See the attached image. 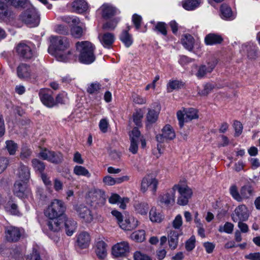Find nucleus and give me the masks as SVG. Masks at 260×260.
<instances>
[{"mask_svg":"<svg viewBox=\"0 0 260 260\" xmlns=\"http://www.w3.org/2000/svg\"><path fill=\"white\" fill-rule=\"evenodd\" d=\"M51 41L54 49L52 54L58 61L68 62L73 59V52L70 49V42L68 38L53 36Z\"/></svg>","mask_w":260,"mask_h":260,"instance_id":"obj_1","label":"nucleus"},{"mask_svg":"<svg viewBox=\"0 0 260 260\" xmlns=\"http://www.w3.org/2000/svg\"><path fill=\"white\" fill-rule=\"evenodd\" d=\"M77 51L79 53V61L85 64H90L95 59L94 46L88 41L78 42L76 43Z\"/></svg>","mask_w":260,"mask_h":260,"instance_id":"obj_2","label":"nucleus"},{"mask_svg":"<svg viewBox=\"0 0 260 260\" xmlns=\"http://www.w3.org/2000/svg\"><path fill=\"white\" fill-rule=\"evenodd\" d=\"M66 207L63 202L59 200H53L48 207L44 210V215L49 219H61Z\"/></svg>","mask_w":260,"mask_h":260,"instance_id":"obj_3","label":"nucleus"},{"mask_svg":"<svg viewBox=\"0 0 260 260\" xmlns=\"http://www.w3.org/2000/svg\"><path fill=\"white\" fill-rule=\"evenodd\" d=\"M20 19L30 27L37 26L40 21V14L34 7L29 8L22 13Z\"/></svg>","mask_w":260,"mask_h":260,"instance_id":"obj_4","label":"nucleus"},{"mask_svg":"<svg viewBox=\"0 0 260 260\" xmlns=\"http://www.w3.org/2000/svg\"><path fill=\"white\" fill-rule=\"evenodd\" d=\"M86 198L91 206L95 207L102 206L106 201L105 192L96 188L91 189L88 191Z\"/></svg>","mask_w":260,"mask_h":260,"instance_id":"obj_5","label":"nucleus"},{"mask_svg":"<svg viewBox=\"0 0 260 260\" xmlns=\"http://www.w3.org/2000/svg\"><path fill=\"white\" fill-rule=\"evenodd\" d=\"M177 116L180 127L183 126L184 122H187L198 118L197 111L192 108L183 109V110L179 111L177 113Z\"/></svg>","mask_w":260,"mask_h":260,"instance_id":"obj_6","label":"nucleus"},{"mask_svg":"<svg viewBox=\"0 0 260 260\" xmlns=\"http://www.w3.org/2000/svg\"><path fill=\"white\" fill-rule=\"evenodd\" d=\"M175 186H177L176 190H177L179 193L177 200L178 204L181 206L187 205L192 193L191 189L188 186H182L180 184H175Z\"/></svg>","mask_w":260,"mask_h":260,"instance_id":"obj_7","label":"nucleus"},{"mask_svg":"<svg viewBox=\"0 0 260 260\" xmlns=\"http://www.w3.org/2000/svg\"><path fill=\"white\" fill-rule=\"evenodd\" d=\"M249 216L247 207L244 204L238 206L231 215L232 220L237 222L238 221H247Z\"/></svg>","mask_w":260,"mask_h":260,"instance_id":"obj_8","label":"nucleus"},{"mask_svg":"<svg viewBox=\"0 0 260 260\" xmlns=\"http://www.w3.org/2000/svg\"><path fill=\"white\" fill-rule=\"evenodd\" d=\"M16 51L19 55L26 59H31L36 56L35 50L29 43H20L16 47Z\"/></svg>","mask_w":260,"mask_h":260,"instance_id":"obj_9","label":"nucleus"},{"mask_svg":"<svg viewBox=\"0 0 260 260\" xmlns=\"http://www.w3.org/2000/svg\"><path fill=\"white\" fill-rule=\"evenodd\" d=\"M5 238L7 241L11 242L18 241L22 236L23 230L18 227L10 225L5 227Z\"/></svg>","mask_w":260,"mask_h":260,"instance_id":"obj_10","label":"nucleus"},{"mask_svg":"<svg viewBox=\"0 0 260 260\" xmlns=\"http://www.w3.org/2000/svg\"><path fill=\"white\" fill-rule=\"evenodd\" d=\"M39 97L42 103L48 108L56 106V102L53 97V91L50 89H41L39 91Z\"/></svg>","mask_w":260,"mask_h":260,"instance_id":"obj_11","label":"nucleus"},{"mask_svg":"<svg viewBox=\"0 0 260 260\" xmlns=\"http://www.w3.org/2000/svg\"><path fill=\"white\" fill-rule=\"evenodd\" d=\"M129 246L126 241H121L113 246L112 254L116 257L125 256L129 252Z\"/></svg>","mask_w":260,"mask_h":260,"instance_id":"obj_12","label":"nucleus"},{"mask_svg":"<svg viewBox=\"0 0 260 260\" xmlns=\"http://www.w3.org/2000/svg\"><path fill=\"white\" fill-rule=\"evenodd\" d=\"M177 186H173L159 197V202L167 206L173 205L175 201V193Z\"/></svg>","mask_w":260,"mask_h":260,"instance_id":"obj_13","label":"nucleus"},{"mask_svg":"<svg viewBox=\"0 0 260 260\" xmlns=\"http://www.w3.org/2000/svg\"><path fill=\"white\" fill-rule=\"evenodd\" d=\"M217 60L212 59L207 62L206 64H202L199 67L196 76L198 78L205 77L207 74L211 73L217 64Z\"/></svg>","mask_w":260,"mask_h":260,"instance_id":"obj_14","label":"nucleus"},{"mask_svg":"<svg viewBox=\"0 0 260 260\" xmlns=\"http://www.w3.org/2000/svg\"><path fill=\"white\" fill-rule=\"evenodd\" d=\"M162 133L156 136V139L158 143H162L167 140H173L175 138V133L172 127L167 124L161 130Z\"/></svg>","mask_w":260,"mask_h":260,"instance_id":"obj_15","label":"nucleus"},{"mask_svg":"<svg viewBox=\"0 0 260 260\" xmlns=\"http://www.w3.org/2000/svg\"><path fill=\"white\" fill-rule=\"evenodd\" d=\"M13 193L16 196L20 198L27 197L31 193L26 182L20 181H16L14 184Z\"/></svg>","mask_w":260,"mask_h":260,"instance_id":"obj_16","label":"nucleus"},{"mask_svg":"<svg viewBox=\"0 0 260 260\" xmlns=\"http://www.w3.org/2000/svg\"><path fill=\"white\" fill-rule=\"evenodd\" d=\"M157 181L152 176L147 175L144 177L142 180L141 189L143 192L150 189L152 191L155 192L157 188Z\"/></svg>","mask_w":260,"mask_h":260,"instance_id":"obj_17","label":"nucleus"},{"mask_svg":"<svg viewBox=\"0 0 260 260\" xmlns=\"http://www.w3.org/2000/svg\"><path fill=\"white\" fill-rule=\"evenodd\" d=\"M17 75L21 79L27 80L34 77V73L30 66L26 63H20L17 68Z\"/></svg>","mask_w":260,"mask_h":260,"instance_id":"obj_18","label":"nucleus"},{"mask_svg":"<svg viewBox=\"0 0 260 260\" xmlns=\"http://www.w3.org/2000/svg\"><path fill=\"white\" fill-rule=\"evenodd\" d=\"M140 136V132L137 127L133 128L129 135L131 138V145L129 148V150L133 154H136L138 151V145L139 142Z\"/></svg>","mask_w":260,"mask_h":260,"instance_id":"obj_19","label":"nucleus"},{"mask_svg":"<svg viewBox=\"0 0 260 260\" xmlns=\"http://www.w3.org/2000/svg\"><path fill=\"white\" fill-rule=\"evenodd\" d=\"M76 210L79 217L85 222L90 223L93 220V215L88 207L80 205L76 208Z\"/></svg>","mask_w":260,"mask_h":260,"instance_id":"obj_20","label":"nucleus"},{"mask_svg":"<svg viewBox=\"0 0 260 260\" xmlns=\"http://www.w3.org/2000/svg\"><path fill=\"white\" fill-rule=\"evenodd\" d=\"M138 223L136 218L132 216H129L123 219L119 226L125 231H132L137 227Z\"/></svg>","mask_w":260,"mask_h":260,"instance_id":"obj_21","label":"nucleus"},{"mask_svg":"<svg viewBox=\"0 0 260 260\" xmlns=\"http://www.w3.org/2000/svg\"><path fill=\"white\" fill-rule=\"evenodd\" d=\"M90 236L86 232H82L77 236V244L82 249L87 248L90 243Z\"/></svg>","mask_w":260,"mask_h":260,"instance_id":"obj_22","label":"nucleus"},{"mask_svg":"<svg viewBox=\"0 0 260 260\" xmlns=\"http://www.w3.org/2000/svg\"><path fill=\"white\" fill-rule=\"evenodd\" d=\"M99 39L102 45L106 48H110L115 41V36L111 32H105L99 35Z\"/></svg>","mask_w":260,"mask_h":260,"instance_id":"obj_23","label":"nucleus"},{"mask_svg":"<svg viewBox=\"0 0 260 260\" xmlns=\"http://www.w3.org/2000/svg\"><path fill=\"white\" fill-rule=\"evenodd\" d=\"M220 17L227 21H231L236 18V14L233 12L231 8L226 4H222L220 8Z\"/></svg>","mask_w":260,"mask_h":260,"instance_id":"obj_24","label":"nucleus"},{"mask_svg":"<svg viewBox=\"0 0 260 260\" xmlns=\"http://www.w3.org/2000/svg\"><path fill=\"white\" fill-rule=\"evenodd\" d=\"M182 234V230H170L168 234L169 246L171 249H175L178 243V237Z\"/></svg>","mask_w":260,"mask_h":260,"instance_id":"obj_25","label":"nucleus"},{"mask_svg":"<svg viewBox=\"0 0 260 260\" xmlns=\"http://www.w3.org/2000/svg\"><path fill=\"white\" fill-rule=\"evenodd\" d=\"M102 16L105 18H109L119 13L115 7L111 4H104L101 7Z\"/></svg>","mask_w":260,"mask_h":260,"instance_id":"obj_26","label":"nucleus"},{"mask_svg":"<svg viewBox=\"0 0 260 260\" xmlns=\"http://www.w3.org/2000/svg\"><path fill=\"white\" fill-rule=\"evenodd\" d=\"M181 43L186 50L191 51L194 47V39L191 35L185 34L182 36Z\"/></svg>","mask_w":260,"mask_h":260,"instance_id":"obj_27","label":"nucleus"},{"mask_svg":"<svg viewBox=\"0 0 260 260\" xmlns=\"http://www.w3.org/2000/svg\"><path fill=\"white\" fill-rule=\"evenodd\" d=\"M72 8L73 12L82 13L87 10L88 5L85 0H75L72 3Z\"/></svg>","mask_w":260,"mask_h":260,"instance_id":"obj_28","label":"nucleus"},{"mask_svg":"<svg viewBox=\"0 0 260 260\" xmlns=\"http://www.w3.org/2000/svg\"><path fill=\"white\" fill-rule=\"evenodd\" d=\"M242 202L245 200L251 198L254 194L253 187L250 184H246L241 187L240 189Z\"/></svg>","mask_w":260,"mask_h":260,"instance_id":"obj_29","label":"nucleus"},{"mask_svg":"<svg viewBox=\"0 0 260 260\" xmlns=\"http://www.w3.org/2000/svg\"><path fill=\"white\" fill-rule=\"evenodd\" d=\"M223 41L222 37L216 34H209L205 38V43L207 45H213L220 44Z\"/></svg>","mask_w":260,"mask_h":260,"instance_id":"obj_30","label":"nucleus"},{"mask_svg":"<svg viewBox=\"0 0 260 260\" xmlns=\"http://www.w3.org/2000/svg\"><path fill=\"white\" fill-rule=\"evenodd\" d=\"M20 181L25 182L30 178V171L27 166L23 165H20L17 173Z\"/></svg>","mask_w":260,"mask_h":260,"instance_id":"obj_31","label":"nucleus"},{"mask_svg":"<svg viewBox=\"0 0 260 260\" xmlns=\"http://www.w3.org/2000/svg\"><path fill=\"white\" fill-rule=\"evenodd\" d=\"M107 245L103 241H99L95 244V252L99 258L103 259L107 255Z\"/></svg>","mask_w":260,"mask_h":260,"instance_id":"obj_32","label":"nucleus"},{"mask_svg":"<svg viewBox=\"0 0 260 260\" xmlns=\"http://www.w3.org/2000/svg\"><path fill=\"white\" fill-rule=\"evenodd\" d=\"M4 207L6 212L11 215H20L18 207L13 200L11 199L7 203H6Z\"/></svg>","mask_w":260,"mask_h":260,"instance_id":"obj_33","label":"nucleus"},{"mask_svg":"<svg viewBox=\"0 0 260 260\" xmlns=\"http://www.w3.org/2000/svg\"><path fill=\"white\" fill-rule=\"evenodd\" d=\"M202 3V0H184L182 6L186 10L192 11L198 8Z\"/></svg>","mask_w":260,"mask_h":260,"instance_id":"obj_34","label":"nucleus"},{"mask_svg":"<svg viewBox=\"0 0 260 260\" xmlns=\"http://www.w3.org/2000/svg\"><path fill=\"white\" fill-rule=\"evenodd\" d=\"M134 208L137 213L142 215H146L149 209L148 204L145 202H135L134 204Z\"/></svg>","mask_w":260,"mask_h":260,"instance_id":"obj_35","label":"nucleus"},{"mask_svg":"<svg viewBox=\"0 0 260 260\" xmlns=\"http://www.w3.org/2000/svg\"><path fill=\"white\" fill-rule=\"evenodd\" d=\"M62 223L63 220L61 219H49L47 222V225L51 231L58 232L60 230Z\"/></svg>","mask_w":260,"mask_h":260,"instance_id":"obj_36","label":"nucleus"},{"mask_svg":"<svg viewBox=\"0 0 260 260\" xmlns=\"http://www.w3.org/2000/svg\"><path fill=\"white\" fill-rule=\"evenodd\" d=\"M159 111L152 109H148L146 114V125L155 123L158 117Z\"/></svg>","mask_w":260,"mask_h":260,"instance_id":"obj_37","label":"nucleus"},{"mask_svg":"<svg viewBox=\"0 0 260 260\" xmlns=\"http://www.w3.org/2000/svg\"><path fill=\"white\" fill-rule=\"evenodd\" d=\"M128 30H123L120 35V40L124 44V46L128 48L133 43V39L132 36L129 34Z\"/></svg>","mask_w":260,"mask_h":260,"instance_id":"obj_38","label":"nucleus"},{"mask_svg":"<svg viewBox=\"0 0 260 260\" xmlns=\"http://www.w3.org/2000/svg\"><path fill=\"white\" fill-rule=\"evenodd\" d=\"M76 225V222L72 219H67L66 220L64 225L66 234L68 236H72L75 232L77 227Z\"/></svg>","mask_w":260,"mask_h":260,"instance_id":"obj_39","label":"nucleus"},{"mask_svg":"<svg viewBox=\"0 0 260 260\" xmlns=\"http://www.w3.org/2000/svg\"><path fill=\"white\" fill-rule=\"evenodd\" d=\"M73 173L77 176H84L87 178L91 176L89 171L82 166H75L73 169Z\"/></svg>","mask_w":260,"mask_h":260,"instance_id":"obj_40","label":"nucleus"},{"mask_svg":"<svg viewBox=\"0 0 260 260\" xmlns=\"http://www.w3.org/2000/svg\"><path fill=\"white\" fill-rule=\"evenodd\" d=\"M149 218L153 222L159 223L162 221L163 217L155 207H152L149 212Z\"/></svg>","mask_w":260,"mask_h":260,"instance_id":"obj_41","label":"nucleus"},{"mask_svg":"<svg viewBox=\"0 0 260 260\" xmlns=\"http://www.w3.org/2000/svg\"><path fill=\"white\" fill-rule=\"evenodd\" d=\"M184 86L183 82L179 80H170L167 84V91L172 92L174 90H178Z\"/></svg>","mask_w":260,"mask_h":260,"instance_id":"obj_42","label":"nucleus"},{"mask_svg":"<svg viewBox=\"0 0 260 260\" xmlns=\"http://www.w3.org/2000/svg\"><path fill=\"white\" fill-rule=\"evenodd\" d=\"M10 4L9 2L0 1V19L4 20L7 18L10 11L8 10V5Z\"/></svg>","mask_w":260,"mask_h":260,"instance_id":"obj_43","label":"nucleus"},{"mask_svg":"<svg viewBox=\"0 0 260 260\" xmlns=\"http://www.w3.org/2000/svg\"><path fill=\"white\" fill-rule=\"evenodd\" d=\"M0 1L9 2L10 5L15 8H25L29 5L28 0H0Z\"/></svg>","mask_w":260,"mask_h":260,"instance_id":"obj_44","label":"nucleus"},{"mask_svg":"<svg viewBox=\"0 0 260 260\" xmlns=\"http://www.w3.org/2000/svg\"><path fill=\"white\" fill-rule=\"evenodd\" d=\"M131 238L137 242H142L145 239V232L144 230L135 231L131 234Z\"/></svg>","mask_w":260,"mask_h":260,"instance_id":"obj_45","label":"nucleus"},{"mask_svg":"<svg viewBox=\"0 0 260 260\" xmlns=\"http://www.w3.org/2000/svg\"><path fill=\"white\" fill-rule=\"evenodd\" d=\"M63 160L62 154L59 152L51 151L49 161L54 164H59Z\"/></svg>","mask_w":260,"mask_h":260,"instance_id":"obj_46","label":"nucleus"},{"mask_svg":"<svg viewBox=\"0 0 260 260\" xmlns=\"http://www.w3.org/2000/svg\"><path fill=\"white\" fill-rule=\"evenodd\" d=\"M101 87V85L99 83L95 82L88 84L86 91L90 94H97L100 92Z\"/></svg>","mask_w":260,"mask_h":260,"instance_id":"obj_47","label":"nucleus"},{"mask_svg":"<svg viewBox=\"0 0 260 260\" xmlns=\"http://www.w3.org/2000/svg\"><path fill=\"white\" fill-rule=\"evenodd\" d=\"M229 191L234 199L238 202H242L241 192H239L238 187L236 185H232L229 188Z\"/></svg>","mask_w":260,"mask_h":260,"instance_id":"obj_48","label":"nucleus"},{"mask_svg":"<svg viewBox=\"0 0 260 260\" xmlns=\"http://www.w3.org/2000/svg\"><path fill=\"white\" fill-rule=\"evenodd\" d=\"M5 147L10 155H14L18 148V146L13 141L8 140L6 142Z\"/></svg>","mask_w":260,"mask_h":260,"instance_id":"obj_49","label":"nucleus"},{"mask_svg":"<svg viewBox=\"0 0 260 260\" xmlns=\"http://www.w3.org/2000/svg\"><path fill=\"white\" fill-rule=\"evenodd\" d=\"M133 121L138 126L142 125V119L143 117V113L141 109H139L133 114Z\"/></svg>","mask_w":260,"mask_h":260,"instance_id":"obj_50","label":"nucleus"},{"mask_svg":"<svg viewBox=\"0 0 260 260\" xmlns=\"http://www.w3.org/2000/svg\"><path fill=\"white\" fill-rule=\"evenodd\" d=\"M234 225L233 223L226 222L223 226H219L218 231L220 233L225 232L227 234H231L234 230Z\"/></svg>","mask_w":260,"mask_h":260,"instance_id":"obj_51","label":"nucleus"},{"mask_svg":"<svg viewBox=\"0 0 260 260\" xmlns=\"http://www.w3.org/2000/svg\"><path fill=\"white\" fill-rule=\"evenodd\" d=\"M32 165L35 170L41 173H43L45 167L44 164L37 159L32 160Z\"/></svg>","mask_w":260,"mask_h":260,"instance_id":"obj_52","label":"nucleus"},{"mask_svg":"<svg viewBox=\"0 0 260 260\" xmlns=\"http://www.w3.org/2000/svg\"><path fill=\"white\" fill-rule=\"evenodd\" d=\"M183 223L182 218L180 214H178L172 222V225L174 228L173 230H181V227Z\"/></svg>","mask_w":260,"mask_h":260,"instance_id":"obj_53","label":"nucleus"},{"mask_svg":"<svg viewBox=\"0 0 260 260\" xmlns=\"http://www.w3.org/2000/svg\"><path fill=\"white\" fill-rule=\"evenodd\" d=\"M153 29L155 31L159 32L160 34L164 36H166L167 35L166 24L165 22H157L155 25Z\"/></svg>","mask_w":260,"mask_h":260,"instance_id":"obj_54","label":"nucleus"},{"mask_svg":"<svg viewBox=\"0 0 260 260\" xmlns=\"http://www.w3.org/2000/svg\"><path fill=\"white\" fill-rule=\"evenodd\" d=\"M71 34L76 38H80L83 35V29L79 26H73L71 28Z\"/></svg>","mask_w":260,"mask_h":260,"instance_id":"obj_55","label":"nucleus"},{"mask_svg":"<svg viewBox=\"0 0 260 260\" xmlns=\"http://www.w3.org/2000/svg\"><path fill=\"white\" fill-rule=\"evenodd\" d=\"M234 127L235 131V136L236 137L240 136L243 131L242 123L239 121H235L234 122Z\"/></svg>","mask_w":260,"mask_h":260,"instance_id":"obj_56","label":"nucleus"},{"mask_svg":"<svg viewBox=\"0 0 260 260\" xmlns=\"http://www.w3.org/2000/svg\"><path fill=\"white\" fill-rule=\"evenodd\" d=\"M109 123L106 118L102 119L99 122V128L102 132L105 133L108 131Z\"/></svg>","mask_w":260,"mask_h":260,"instance_id":"obj_57","label":"nucleus"},{"mask_svg":"<svg viewBox=\"0 0 260 260\" xmlns=\"http://www.w3.org/2000/svg\"><path fill=\"white\" fill-rule=\"evenodd\" d=\"M132 21L135 25L136 29L139 30L140 27L142 22L141 16L136 14H135L133 15L132 17Z\"/></svg>","mask_w":260,"mask_h":260,"instance_id":"obj_58","label":"nucleus"},{"mask_svg":"<svg viewBox=\"0 0 260 260\" xmlns=\"http://www.w3.org/2000/svg\"><path fill=\"white\" fill-rule=\"evenodd\" d=\"M195 241L194 237L192 236L186 242L185 248L187 251H191L194 248Z\"/></svg>","mask_w":260,"mask_h":260,"instance_id":"obj_59","label":"nucleus"},{"mask_svg":"<svg viewBox=\"0 0 260 260\" xmlns=\"http://www.w3.org/2000/svg\"><path fill=\"white\" fill-rule=\"evenodd\" d=\"M117 23L115 21H109L103 24V28L105 30H113L116 27Z\"/></svg>","mask_w":260,"mask_h":260,"instance_id":"obj_60","label":"nucleus"},{"mask_svg":"<svg viewBox=\"0 0 260 260\" xmlns=\"http://www.w3.org/2000/svg\"><path fill=\"white\" fill-rule=\"evenodd\" d=\"M134 260H151L148 256L139 251H136L134 253Z\"/></svg>","mask_w":260,"mask_h":260,"instance_id":"obj_61","label":"nucleus"},{"mask_svg":"<svg viewBox=\"0 0 260 260\" xmlns=\"http://www.w3.org/2000/svg\"><path fill=\"white\" fill-rule=\"evenodd\" d=\"M133 100L135 103L139 105L145 104L146 103V99L145 98L142 97L137 94L133 95Z\"/></svg>","mask_w":260,"mask_h":260,"instance_id":"obj_62","label":"nucleus"},{"mask_svg":"<svg viewBox=\"0 0 260 260\" xmlns=\"http://www.w3.org/2000/svg\"><path fill=\"white\" fill-rule=\"evenodd\" d=\"M26 260H41V257L38 251L34 248L32 253L28 255Z\"/></svg>","mask_w":260,"mask_h":260,"instance_id":"obj_63","label":"nucleus"},{"mask_svg":"<svg viewBox=\"0 0 260 260\" xmlns=\"http://www.w3.org/2000/svg\"><path fill=\"white\" fill-rule=\"evenodd\" d=\"M245 258L249 260H260V253H250L249 254L246 255Z\"/></svg>","mask_w":260,"mask_h":260,"instance_id":"obj_64","label":"nucleus"}]
</instances>
